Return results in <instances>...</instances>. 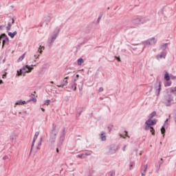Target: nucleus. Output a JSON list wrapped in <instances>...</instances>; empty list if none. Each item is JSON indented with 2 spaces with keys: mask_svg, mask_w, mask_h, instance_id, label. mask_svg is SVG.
<instances>
[{
  "mask_svg": "<svg viewBox=\"0 0 176 176\" xmlns=\"http://www.w3.org/2000/svg\"><path fill=\"white\" fill-rule=\"evenodd\" d=\"M35 67V65H32L30 66L28 65H26L23 66L19 70H17L16 76H21L23 75V76H25V74H30V72H32V69H34V67Z\"/></svg>",
  "mask_w": 176,
  "mask_h": 176,
  "instance_id": "nucleus-1",
  "label": "nucleus"
},
{
  "mask_svg": "<svg viewBox=\"0 0 176 176\" xmlns=\"http://www.w3.org/2000/svg\"><path fill=\"white\" fill-rule=\"evenodd\" d=\"M131 23L133 24V28H137V27H140L141 24L146 23V19L141 16H135L131 19Z\"/></svg>",
  "mask_w": 176,
  "mask_h": 176,
  "instance_id": "nucleus-2",
  "label": "nucleus"
},
{
  "mask_svg": "<svg viewBox=\"0 0 176 176\" xmlns=\"http://www.w3.org/2000/svg\"><path fill=\"white\" fill-rule=\"evenodd\" d=\"M156 123H157V121L156 120L148 119L145 122L146 126L144 127V130L148 131V130L151 129L150 131L152 133V135H155V129H153V126H155Z\"/></svg>",
  "mask_w": 176,
  "mask_h": 176,
  "instance_id": "nucleus-3",
  "label": "nucleus"
},
{
  "mask_svg": "<svg viewBox=\"0 0 176 176\" xmlns=\"http://www.w3.org/2000/svg\"><path fill=\"white\" fill-rule=\"evenodd\" d=\"M58 132L56 130V126L52 127V130L50 133V140L49 142L50 144H54L56 142V138L57 137Z\"/></svg>",
  "mask_w": 176,
  "mask_h": 176,
  "instance_id": "nucleus-4",
  "label": "nucleus"
},
{
  "mask_svg": "<svg viewBox=\"0 0 176 176\" xmlns=\"http://www.w3.org/2000/svg\"><path fill=\"white\" fill-rule=\"evenodd\" d=\"M154 89L155 90L156 96H160V91H162V82H160V80H157V81L155 84Z\"/></svg>",
  "mask_w": 176,
  "mask_h": 176,
  "instance_id": "nucleus-5",
  "label": "nucleus"
},
{
  "mask_svg": "<svg viewBox=\"0 0 176 176\" xmlns=\"http://www.w3.org/2000/svg\"><path fill=\"white\" fill-rule=\"evenodd\" d=\"M164 104L166 107H171L174 104V98L170 95H168L165 97Z\"/></svg>",
  "mask_w": 176,
  "mask_h": 176,
  "instance_id": "nucleus-6",
  "label": "nucleus"
},
{
  "mask_svg": "<svg viewBox=\"0 0 176 176\" xmlns=\"http://www.w3.org/2000/svg\"><path fill=\"white\" fill-rule=\"evenodd\" d=\"M2 38H3L2 47H3L6 43H9V37H8V36L5 33L1 34V35L0 36V43H1V41H2Z\"/></svg>",
  "mask_w": 176,
  "mask_h": 176,
  "instance_id": "nucleus-7",
  "label": "nucleus"
},
{
  "mask_svg": "<svg viewBox=\"0 0 176 176\" xmlns=\"http://www.w3.org/2000/svg\"><path fill=\"white\" fill-rule=\"evenodd\" d=\"M39 135V132L37 131L35 133L34 136L33 138V141L32 143V146H31V148H30V156H31V154L32 153V149H34V146L35 145V141H36Z\"/></svg>",
  "mask_w": 176,
  "mask_h": 176,
  "instance_id": "nucleus-8",
  "label": "nucleus"
},
{
  "mask_svg": "<svg viewBox=\"0 0 176 176\" xmlns=\"http://www.w3.org/2000/svg\"><path fill=\"white\" fill-rule=\"evenodd\" d=\"M58 35V33L53 34L51 38L48 40V46L49 47H52L53 46V43L56 41V38H57V36Z\"/></svg>",
  "mask_w": 176,
  "mask_h": 176,
  "instance_id": "nucleus-9",
  "label": "nucleus"
},
{
  "mask_svg": "<svg viewBox=\"0 0 176 176\" xmlns=\"http://www.w3.org/2000/svg\"><path fill=\"white\" fill-rule=\"evenodd\" d=\"M157 41H156V38L155 37H152L151 38L148 39L146 41V45H150L151 46H153V45H156V43Z\"/></svg>",
  "mask_w": 176,
  "mask_h": 176,
  "instance_id": "nucleus-10",
  "label": "nucleus"
},
{
  "mask_svg": "<svg viewBox=\"0 0 176 176\" xmlns=\"http://www.w3.org/2000/svg\"><path fill=\"white\" fill-rule=\"evenodd\" d=\"M42 50H45V47H42V45H40V47H39V49L38 50V54H36V55H34V57H35V58H36V59H38V58H39V56H40V54H42Z\"/></svg>",
  "mask_w": 176,
  "mask_h": 176,
  "instance_id": "nucleus-11",
  "label": "nucleus"
},
{
  "mask_svg": "<svg viewBox=\"0 0 176 176\" xmlns=\"http://www.w3.org/2000/svg\"><path fill=\"white\" fill-rule=\"evenodd\" d=\"M68 76L65 77L64 80L62 81L61 85H57L58 87H64V86H67L68 85Z\"/></svg>",
  "mask_w": 176,
  "mask_h": 176,
  "instance_id": "nucleus-12",
  "label": "nucleus"
},
{
  "mask_svg": "<svg viewBox=\"0 0 176 176\" xmlns=\"http://www.w3.org/2000/svg\"><path fill=\"white\" fill-rule=\"evenodd\" d=\"M166 56H167V53H166L165 52H162L160 54H157L156 56V58H157V60L160 58H166Z\"/></svg>",
  "mask_w": 176,
  "mask_h": 176,
  "instance_id": "nucleus-13",
  "label": "nucleus"
},
{
  "mask_svg": "<svg viewBox=\"0 0 176 176\" xmlns=\"http://www.w3.org/2000/svg\"><path fill=\"white\" fill-rule=\"evenodd\" d=\"M168 119H166L164 125L161 128V133L163 134V137H164V133H166V124H167V121Z\"/></svg>",
  "mask_w": 176,
  "mask_h": 176,
  "instance_id": "nucleus-14",
  "label": "nucleus"
},
{
  "mask_svg": "<svg viewBox=\"0 0 176 176\" xmlns=\"http://www.w3.org/2000/svg\"><path fill=\"white\" fill-rule=\"evenodd\" d=\"M12 24H14V19H12V22H9L8 23V25L6 27L7 31H10V29L12 28Z\"/></svg>",
  "mask_w": 176,
  "mask_h": 176,
  "instance_id": "nucleus-15",
  "label": "nucleus"
},
{
  "mask_svg": "<svg viewBox=\"0 0 176 176\" xmlns=\"http://www.w3.org/2000/svg\"><path fill=\"white\" fill-rule=\"evenodd\" d=\"M43 138L41 137V138H40V142H38V146H37V147H36V149H37L38 151H39V150L41 149V146H42V142H43Z\"/></svg>",
  "mask_w": 176,
  "mask_h": 176,
  "instance_id": "nucleus-16",
  "label": "nucleus"
},
{
  "mask_svg": "<svg viewBox=\"0 0 176 176\" xmlns=\"http://www.w3.org/2000/svg\"><path fill=\"white\" fill-rule=\"evenodd\" d=\"M44 21H45L46 24H49L50 21H52V16H47L45 18Z\"/></svg>",
  "mask_w": 176,
  "mask_h": 176,
  "instance_id": "nucleus-17",
  "label": "nucleus"
},
{
  "mask_svg": "<svg viewBox=\"0 0 176 176\" xmlns=\"http://www.w3.org/2000/svg\"><path fill=\"white\" fill-rule=\"evenodd\" d=\"M100 140H101V141H107V136L105 135V133H104V132L101 133Z\"/></svg>",
  "mask_w": 176,
  "mask_h": 176,
  "instance_id": "nucleus-18",
  "label": "nucleus"
},
{
  "mask_svg": "<svg viewBox=\"0 0 176 176\" xmlns=\"http://www.w3.org/2000/svg\"><path fill=\"white\" fill-rule=\"evenodd\" d=\"M25 104H27V102H25L24 100L23 101V100H18L15 103V105H24Z\"/></svg>",
  "mask_w": 176,
  "mask_h": 176,
  "instance_id": "nucleus-19",
  "label": "nucleus"
},
{
  "mask_svg": "<svg viewBox=\"0 0 176 176\" xmlns=\"http://www.w3.org/2000/svg\"><path fill=\"white\" fill-rule=\"evenodd\" d=\"M16 35H17V32L14 31V32H8V36H10V38H14V36H16Z\"/></svg>",
  "mask_w": 176,
  "mask_h": 176,
  "instance_id": "nucleus-20",
  "label": "nucleus"
},
{
  "mask_svg": "<svg viewBox=\"0 0 176 176\" xmlns=\"http://www.w3.org/2000/svg\"><path fill=\"white\" fill-rule=\"evenodd\" d=\"M79 79V74H76V76L74 77L73 80V83H74V86H78V84H76V81Z\"/></svg>",
  "mask_w": 176,
  "mask_h": 176,
  "instance_id": "nucleus-21",
  "label": "nucleus"
},
{
  "mask_svg": "<svg viewBox=\"0 0 176 176\" xmlns=\"http://www.w3.org/2000/svg\"><path fill=\"white\" fill-rule=\"evenodd\" d=\"M164 79H165V80H166L167 82H168V80H170V74H168V72H166V73H165Z\"/></svg>",
  "mask_w": 176,
  "mask_h": 176,
  "instance_id": "nucleus-22",
  "label": "nucleus"
},
{
  "mask_svg": "<svg viewBox=\"0 0 176 176\" xmlns=\"http://www.w3.org/2000/svg\"><path fill=\"white\" fill-rule=\"evenodd\" d=\"M64 140H65V133H63V134L60 137V144H63V141H64Z\"/></svg>",
  "mask_w": 176,
  "mask_h": 176,
  "instance_id": "nucleus-23",
  "label": "nucleus"
},
{
  "mask_svg": "<svg viewBox=\"0 0 176 176\" xmlns=\"http://www.w3.org/2000/svg\"><path fill=\"white\" fill-rule=\"evenodd\" d=\"M154 116H156V111H153L148 116V119H152Z\"/></svg>",
  "mask_w": 176,
  "mask_h": 176,
  "instance_id": "nucleus-24",
  "label": "nucleus"
},
{
  "mask_svg": "<svg viewBox=\"0 0 176 176\" xmlns=\"http://www.w3.org/2000/svg\"><path fill=\"white\" fill-rule=\"evenodd\" d=\"M17 137L16 136L15 134H12L10 135V140L11 141H16Z\"/></svg>",
  "mask_w": 176,
  "mask_h": 176,
  "instance_id": "nucleus-25",
  "label": "nucleus"
},
{
  "mask_svg": "<svg viewBox=\"0 0 176 176\" xmlns=\"http://www.w3.org/2000/svg\"><path fill=\"white\" fill-rule=\"evenodd\" d=\"M167 46H168V43H164L161 45L160 49H167Z\"/></svg>",
  "mask_w": 176,
  "mask_h": 176,
  "instance_id": "nucleus-26",
  "label": "nucleus"
},
{
  "mask_svg": "<svg viewBox=\"0 0 176 176\" xmlns=\"http://www.w3.org/2000/svg\"><path fill=\"white\" fill-rule=\"evenodd\" d=\"M24 57H25V53L19 58L18 63H20V61H23V60H24Z\"/></svg>",
  "mask_w": 176,
  "mask_h": 176,
  "instance_id": "nucleus-27",
  "label": "nucleus"
},
{
  "mask_svg": "<svg viewBox=\"0 0 176 176\" xmlns=\"http://www.w3.org/2000/svg\"><path fill=\"white\" fill-rule=\"evenodd\" d=\"M83 58H80L78 59L77 63H78V65H82V63H83Z\"/></svg>",
  "mask_w": 176,
  "mask_h": 176,
  "instance_id": "nucleus-28",
  "label": "nucleus"
},
{
  "mask_svg": "<svg viewBox=\"0 0 176 176\" xmlns=\"http://www.w3.org/2000/svg\"><path fill=\"white\" fill-rule=\"evenodd\" d=\"M77 157H79L80 159H85L86 156L85 155V154H78L77 155Z\"/></svg>",
  "mask_w": 176,
  "mask_h": 176,
  "instance_id": "nucleus-29",
  "label": "nucleus"
},
{
  "mask_svg": "<svg viewBox=\"0 0 176 176\" xmlns=\"http://www.w3.org/2000/svg\"><path fill=\"white\" fill-rule=\"evenodd\" d=\"M71 89H73L74 91H76V85H75V82H73L71 86Z\"/></svg>",
  "mask_w": 176,
  "mask_h": 176,
  "instance_id": "nucleus-30",
  "label": "nucleus"
},
{
  "mask_svg": "<svg viewBox=\"0 0 176 176\" xmlns=\"http://www.w3.org/2000/svg\"><path fill=\"white\" fill-rule=\"evenodd\" d=\"M107 175H108V176H113V175H115V171L111 170V171L109 172V173H107Z\"/></svg>",
  "mask_w": 176,
  "mask_h": 176,
  "instance_id": "nucleus-31",
  "label": "nucleus"
},
{
  "mask_svg": "<svg viewBox=\"0 0 176 176\" xmlns=\"http://www.w3.org/2000/svg\"><path fill=\"white\" fill-rule=\"evenodd\" d=\"M31 101H33V102H36V98H32L28 101V102H31Z\"/></svg>",
  "mask_w": 176,
  "mask_h": 176,
  "instance_id": "nucleus-32",
  "label": "nucleus"
},
{
  "mask_svg": "<svg viewBox=\"0 0 176 176\" xmlns=\"http://www.w3.org/2000/svg\"><path fill=\"white\" fill-rule=\"evenodd\" d=\"M50 104V100H46L44 102V105H49Z\"/></svg>",
  "mask_w": 176,
  "mask_h": 176,
  "instance_id": "nucleus-33",
  "label": "nucleus"
},
{
  "mask_svg": "<svg viewBox=\"0 0 176 176\" xmlns=\"http://www.w3.org/2000/svg\"><path fill=\"white\" fill-rule=\"evenodd\" d=\"M135 164L133 162L130 163V170H131V168L134 167Z\"/></svg>",
  "mask_w": 176,
  "mask_h": 176,
  "instance_id": "nucleus-34",
  "label": "nucleus"
},
{
  "mask_svg": "<svg viewBox=\"0 0 176 176\" xmlns=\"http://www.w3.org/2000/svg\"><path fill=\"white\" fill-rule=\"evenodd\" d=\"M164 86H165V87H168V86H171V83L170 82H165Z\"/></svg>",
  "mask_w": 176,
  "mask_h": 176,
  "instance_id": "nucleus-35",
  "label": "nucleus"
},
{
  "mask_svg": "<svg viewBox=\"0 0 176 176\" xmlns=\"http://www.w3.org/2000/svg\"><path fill=\"white\" fill-rule=\"evenodd\" d=\"M104 91V88L102 87H100L99 89H98V93H101Z\"/></svg>",
  "mask_w": 176,
  "mask_h": 176,
  "instance_id": "nucleus-36",
  "label": "nucleus"
},
{
  "mask_svg": "<svg viewBox=\"0 0 176 176\" xmlns=\"http://www.w3.org/2000/svg\"><path fill=\"white\" fill-rule=\"evenodd\" d=\"M102 17V14H100V15L98 16V23H100V21Z\"/></svg>",
  "mask_w": 176,
  "mask_h": 176,
  "instance_id": "nucleus-37",
  "label": "nucleus"
},
{
  "mask_svg": "<svg viewBox=\"0 0 176 176\" xmlns=\"http://www.w3.org/2000/svg\"><path fill=\"white\" fill-rule=\"evenodd\" d=\"M84 155H85V156L86 157V156H90V155H91V153L87 152V153H85Z\"/></svg>",
  "mask_w": 176,
  "mask_h": 176,
  "instance_id": "nucleus-38",
  "label": "nucleus"
},
{
  "mask_svg": "<svg viewBox=\"0 0 176 176\" xmlns=\"http://www.w3.org/2000/svg\"><path fill=\"white\" fill-rule=\"evenodd\" d=\"M126 146H127L126 145H124V147L122 148L123 152H124L126 151Z\"/></svg>",
  "mask_w": 176,
  "mask_h": 176,
  "instance_id": "nucleus-39",
  "label": "nucleus"
},
{
  "mask_svg": "<svg viewBox=\"0 0 176 176\" xmlns=\"http://www.w3.org/2000/svg\"><path fill=\"white\" fill-rule=\"evenodd\" d=\"M7 159H8V155H6L3 157V160H6Z\"/></svg>",
  "mask_w": 176,
  "mask_h": 176,
  "instance_id": "nucleus-40",
  "label": "nucleus"
},
{
  "mask_svg": "<svg viewBox=\"0 0 176 176\" xmlns=\"http://www.w3.org/2000/svg\"><path fill=\"white\" fill-rule=\"evenodd\" d=\"M116 58V60H118V61H119L120 63V58L118 56H116L115 57Z\"/></svg>",
  "mask_w": 176,
  "mask_h": 176,
  "instance_id": "nucleus-41",
  "label": "nucleus"
},
{
  "mask_svg": "<svg viewBox=\"0 0 176 176\" xmlns=\"http://www.w3.org/2000/svg\"><path fill=\"white\" fill-rule=\"evenodd\" d=\"M124 133H125V137H128V138H130V136H129V135H127V131H125Z\"/></svg>",
  "mask_w": 176,
  "mask_h": 176,
  "instance_id": "nucleus-42",
  "label": "nucleus"
},
{
  "mask_svg": "<svg viewBox=\"0 0 176 176\" xmlns=\"http://www.w3.org/2000/svg\"><path fill=\"white\" fill-rule=\"evenodd\" d=\"M175 91H176V87L172 90L173 93H174Z\"/></svg>",
  "mask_w": 176,
  "mask_h": 176,
  "instance_id": "nucleus-43",
  "label": "nucleus"
},
{
  "mask_svg": "<svg viewBox=\"0 0 176 176\" xmlns=\"http://www.w3.org/2000/svg\"><path fill=\"white\" fill-rule=\"evenodd\" d=\"M120 137H121V138H126V137H124V135H120Z\"/></svg>",
  "mask_w": 176,
  "mask_h": 176,
  "instance_id": "nucleus-44",
  "label": "nucleus"
},
{
  "mask_svg": "<svg viewBox=\"0 0 176 176\" xmlns=\"http://www.w3.org/2000/svg\"><path fill=\"white\" fill-rule=\"evenodd\" d=\"M0 30H3V26H2V25H0Z\"/></svg>",
  "mask_w": 176,
  "mask_h": 176,
  "instance_id": "nucleus-45",
  "label": "nucleus"
},
{
  "mask_svg": "<svg viewBox=\"0 0 176 176\" xmlns=\"http://www.w3.org/2000/svg\"><path fill=\"white\" fill-rule=\"evenodd\" d=\"M115 150L112 152V151H109V153L112 154V153H115Z\"/></svg>",
  "mask_w": 176,
  "mask_h": 176,
  "instance_id": "nucleus-46",
  "label": "nucleus"
},
{
  "mask_svg": "<svg viewBox=\"0 0 176 176\" xmlns=\"http://www.w3.org/2000/svg\"><path fill=\"white\" fill-rule=\"evenodd\" d=\"M3 83V81L2 80H0V85H2Z\"/></svg>",
  "mask_w": 176,
  "mask_h": 176,
  "instance_id": "nucleus-47",
  "label": "nucleus"
},
{
  "mask_svg": "<svg viewBox=\"0 0 176 176\" xmlns=\"http://www.w3.org/2000/svg\"><path fill=\"white\" fill-rule=\"evenodd\" d=\"M3 78H6V74L3 75Z\"/></svg>",
  "mask_w": 176,
  "mask_h": 176,
  "instance_id": "nucleus-48",
  "label": "nucleus"
},
{
  "mask_svg": "<svg viewBox=\"0 0 176 176\" xmlns=\"http://www.w3.org/2000/svg\"><path fill=\"white\" fill-rule=\"evenodd\" d=\"M41 111H42L43 112H45V109L41 108Z\"/></svg>",
  "mask_w": 176,
  "mask_h": 176,
  "instance_id": "nucleus-49",
  "label": "nucleus"
},
{
  "mask_svg": "<svg viewBox=\"0 0 176 176\" xmlns=\"http://www.w3.org/2000/svg\"><path fill=\"white\" fill-rule=\"evenodd\" d=\"M161 164H163V161H162V162L161 161V162H160V166Z\"/></svg>",
  "mask_w": 176,
  "mask_h": 176,
  "instance_id": "nucleus-50",
  "label": "nucleus"
},
{
  "mask_svg": "<svg viewBox=\"0 0 176 176\" xmlns=\"http://www.w3.org/2000/svg\"><path fill=\"white\" fill-rule=\"evenodd\" d=\"M153 90V87H151V89H150V91H151Z\"/></svg>",
  "mask_w": 176,
  "mask_h": 176,
  "instance_id": "nucleus-51",
  "label": "nucleus"
},
{
  "mask_svg": "<svg viewBox=\"0 0 176 176\" xmlns=\"http://www.w3.org/2000/svg\"><path fill=\"white\" fill-rule=\"evenodd\" d=\"M56 152L58 153V148H56Z\"/></svg>",
  "mask_w": 176,
  "mask_h": 176,
  "instance_id": "nucleus-52",
  "label": "nucleus"
},
{
  "mask_svg": "<svg viewBox=\"0 0 176 176\" xmlns=\"http://www.w3.org/2000/svg\"><path fill=\"white\" fill-rule=\"evenodd\" d=\"M108 129H109V131H111V128L108 127Z\"/></svg>",
  "mask_w": 176,
  "mask_h": 176,
  "instance_id": "nucleus-53",
  "label": "nucleus"
},
{
  "mask_svg": "<svg viewBox=\"0 0 176 176\" xmlns=\"http://www.w3.org/2000/svg\"><path fill=\"white\" fill-rule=\"evenodd\" d=\"M161 162H163V158H161Z\"/></svg>",
  "mask_w": 176,
  "mask_h": 176,
  "instance_id": "nucleus-54",
  "label": "nucleus"
},
{
  "mask_svg": "<svg viewBox=\"0 0 176 176\" xmlns=\"http://www.w3.org/2000/svg\"><path fill=\"white\" fill-rule=\"evenodd\" d=\"M51 83H54V82H53V81H51Z\"/></svg>",
  "mask_w": 176,
  "mask_h": 176,
  "instance_id": "nucleus-55",
  "label": "nucleus"
},
{
  "mask_svg": "<svg viewBox=\"0 0 176 176\" xmlns=\"http://www.w3.org/2000/svg\"><path fill=\"white\" fill-rule=\"evenodd\" d=\"M79 115H80V113H79Z\"/></svg>",
  "mask_w": 176,
  "mask_h": 176,
  "instance_id": "nucleus-56",
  "label": "nucleus"
}]
</instances>
